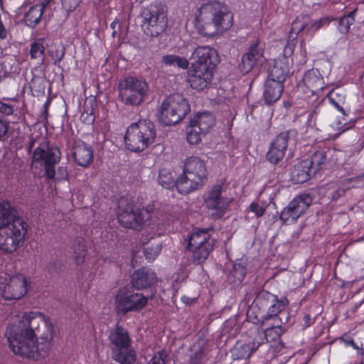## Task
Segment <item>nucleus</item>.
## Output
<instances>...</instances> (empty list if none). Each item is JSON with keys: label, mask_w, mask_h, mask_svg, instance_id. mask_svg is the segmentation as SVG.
Returning a JSON list of instances; mask_svg holds the SVG:
<instances>
[{"label": "nucleus", "mask_w": 364, "mask_h": 364, "mask_svg": "<svg viewBox=\"0 0 364 364\" xmlns=\"http://www.w3.org/2000/svg\"><path fill=\"white\" fill-rule=\"evenodd\" d=\"M31 58L33 60H38V64L42 65L44 63L45 47L39 41H36L31 45L30 49Z\"/></svg>", "instance_id": "36"}, {"label": "nucleus", "mask_w": 364, "mask_h": 364, "mask_svg": "<svg viewBox=\"0 0 364 364\" xmlns=\"http://www.w3.org/2000/svg\"><path fill=\"white\" fill-rule=\"evenodd\" d=\"M157 354H159V352H157L154 354L148 364H159V357H157Z\"/></svg>", "instance_id": "60"}, {"label": "nucleus", "mask_w": 364, "mask_h": 364, "mask_svg": "<svg viewBox=\"0 0 364 364\" xmlns=\"http://www.w3.org/2000/svg\"><path fill=\"white\" fill-rule=\"evenodd\" d=\"M209 245L210 248H213L214 240L211 238L208 230H198L193 232L188 244V248H201Z\"/></svg>", "instance_id": "23"}, {"label": "nucleus", "mask_w": 364, "mask_h": 364, "mask_svg": "<svg viewBox=\"0 0 364 364\" xmlns=\"http://www.w3.org/2000/svg\"><path fill=\"white\" fill-rule=\"evenodd\" d=\"M214 124L215 117L209 112H197L190 120V126H195L205 133H208Z\"/></svg>", "instance_id": "22"}, {"label": "nucleus", "mask_w": 364, "mask_h": 364, "mask_svg": "<svg viewBox=\"0 0 364 364\" xmlns=\"http://www.w3.org/2000/svg\"><path fill=\"white\" fill-rule=\"evenodd\" d=\"M109 340L112 345V358L119 364H134L136 360V352L132 346L129 332L122 326L117 325L111 329Z\"/></svg>", "instance_id": "7"}, {"label": "nucleus", "mask_w": 364, "mask_h": 364, "mask_svg": "<svg viewBox=\"0 0 364 364\" xmlns=\"http://www.w3.org/2000/svg\"><path fill=\"white\" fill-rule=\"evenodd\" d=\"M311 23V17L307 14H300L298 16L295 20L292 22L291 29L290 30V33L291 34H295L296 36L300 32L306 28L308 31V27Z\"/></svg>", "instance_id": "29"}, {"label": "nucleus", "mask_w": 364, "mask_h": 364, "mask_svg": "<svg viewBox=\"0 0 364 364\" xmlns=\"http://www.w3.org/2000/svg\"><path fill=\"white\" fill-rule=\"evenodd\" d=\"M7 32L6 30L3 25L1 21L0 20V38L4 39L6 38Z\"/></svg>", "instance_id": "58"}, {"label": "nucleus", "mask_w": 364, "mask_h": 364, "mask_svg": "<svg viewBox=\"0 0 364 364\" xmlns=\"http://www.w3.org/2000/svg\"><path fill=\"white\" fill-rule=\"evenodd\" d=\"M43 325L46 331L50 326H53L48 316L41 312L30 311L24 314L18 323L9 326L6 336L10 349L25 343H31L38 338L41 332L40 326Z\"/></svg>", "instance_id": "1"}, {"label": "nucleus", "mask_w": 364, "mask_h": 364, "mask_svg": "<svg viewBox=\"0 0 364 364\" xmlns=\"http://www.w3.org/2000/svg\"><path fill=\"white\" fill-rule=\"evenodd\" d=\"M156 282V275L151 270L142 267L132 275V284L136 289H143L151 287Z\"/></svg>", "instance_id": "20"}, {"label": "nucleus", "mask_w": 364, "mask_h": 364, "mask_svg": "<svg viewBox=\"0 0 364 364\" xmlns=\"http://www.w3.org/2000/svg\"><path fill=\"white\" fill-rule=\"evenodd\" d=\"M285 80L281 79H274V77H268L266 81L265 91H283L284 90V82Z\"/></svg>", "instance_id": "42"}, {"label": "nucleus", "mask_w": 364, "mask_h": 364, "mask_svg": "<svg viewBox=\"0 0 364 364\" xmlns=\"http://www.w3.org/2000/svg\"><path fill=\"white\" fill-rule=\"evenodd\" d=\"M60 157L61 153L58 148L41 144L34 149L32 160L33 162L42 164L46 176L48 179H54L55 165L60 162Z\"/></svg>", "instance_id": "11"}, {"label": "nucleus", "mask_w": 364, "mask_h": 364, "mask_svg": "<svg viewBox=\"0 0 364 364\" xmlns=\"http://www.w3.org/2000/svg\"><path fill=\"white\" fill-rule=\"evenodd\" d=\"M9 129V122L0 117V141L7 139V134Z\"/></svg>", "instance_id": "47"}, {"label": "nucleus", "mask_w": 364, "mask_h": 364, "mask_svg": "<svg viewBox=\"0 0 364 364\" xmlns=\"http://www.w3.org/2000/svg\"><path fill=\"white\" fill-rule=\"evenodd\" d=\"M345 193V191L343 189H338L332 196L334 200L338 199L339 197L343 196Z\"/></svg>", "instance_id": "59"}, {"label": "nucleus", "mask_w": 364, "mask_h": 364, "mask_svg": "<svg viewBox=\"0 0 364 364\" xmlns=\"http://www.w3.org/2000/svg\"><path fill=\"white\" fill-rule=\"evenodd\" d=\"M146 92H119V98L126 105L136 106L144 100Z\"/></svg>", "instance_id": "30"}, {"label": "nucleus", "mask_w": 364, "mask_h": 364, "mask_svg": "<svg viewBox=\"0 0 364 364\" xmlns=\"http://www.w3.org/2000/svg\"><path fill=\"white\" fill-rule=\"evenodd\" d=\"M206 167L203 161L196 156L188 158L183 174L178 178L177 191L188 194L200 186L206 179Z\"/></svg>", "instance_id": "8"}, {"label": "nucleus", "mask_w": 364, "mask_h": 364, "mask_svg": "<svg viewBox=\"0 0 364 364\" xmlns=\"http://www.w3.org/2000/svg\"><path fill=\"white\" fill-rule=\"evenodd\" d=\"M53 326L48 327L38 338L31 343H25L11 350L22 358L39 360L47 357L53 347Z\"/></svg>", "instance_id": "9"}, {"label": "nucleus", "mask_w": 364, "mask_h": 364, "mask_svg": "<svg viewBox=\"0 0 364 364\" xmlns=\"http://www.w3.org/2000/svg\"><path fill=\"white\" fill-rule=\"evenodd\" d=\"M223 184H217L213 187L205 200L208 208L219 210H223L225 208L229 201L221 198Z\"/></svg>", "instance_id": "21"}, {"label": "nucleus", "mask_w": 364, "mask_h": 364, "mask_svg": "<svg viewBox=\"0 0 364 364\" xmlns=\"http://www.w3.org/2000/svg\"><path fill=\"white\" fill-rule=\"evenodd\" d=\"M158 14L151 15L149 18L146 19L144 25V33L151 37H157L159 34V26L158 24Z\"/></svg>", "instance_id": "31"}, {"label": "nucleus", "mask_w": 364, "mask_h": 364, "mask_svg": "<svg viewBox=\"0 0 364 364\" xmlns=\"http://www.w3.org/2000/svg\"><path fill=\"white\" fill-rule=\"evenodd\" d=\"M313 173L309 167V161H302L294 166L291 179L295 183H302L309 180L311 173Z\"/></svg>", "instance_id": "26"}, {"label": "nucleus", "mask_w": 364, "mask_h": 364, "mask_svg": "<svg viewBox=\"0 0 364 364\" xmlns=\"http://www.w3.org/2000/svg\"><path fill=\"white\" fill-rule=\"evenodd\" d=\"M304 322L305 326L308 327L313 323L314 319L311 317L310 315L306 314L304 317Z\"/></svg>", "instance_id": "57"}, {"label": "nucleus", "mask_w": 364, "mask_h": 364, "mask_svg": "<svg viewBox=\"0 0 364 364\" xmlns=\"http://www.w3.org/2000/svg\"><path fill=\"white\" fill-rule=\"evenodd\" d=\"M281 97V92H264V99L267 105H269Z\"/></svg>", "instance_id": "48"}, {"label": "nucleus", "mask_w": 364, "mask_h": 364, "mask_svg": "<svg viewBox=\"0 0 364 364\" xmlns=\"http://www.w3.org/2000/svg\"><path fill=\"white\" fill-rule=\"evenodd\" d=\"M288 72V66L285 63L281 60L276 61L270 69L269 77L285 80Z\"/></svg>", "instance_id": "34"}, {"label": "nucleus", "mask_w": 364, "mask_h": 364, "mask_svg": "<svg viewBox=\"0 0 364 364\" xmlns=\"http://www.w3.org/2000/svg\"><path fill=\"white\" fill-rule=\"evenodd\" d=\"M35 139L33 138H31L30 139V141L28 144V146H27V151L28 153H31L32 149H33L34 146H35Z\"/></svg>", "instance_id": "61"}, {"label": "nucleus", "mask_w": 364, "mask_h": 364, "mask_svg": "<svg viewBox=\"0 0 364 364\" xmlns=\"http://www.w3.org/2000/svg\"><path fill=\"white\" fill-rule=\"evenodd\" d=\"M203 353L201 349L196 350L195 355H191V364H203Z\"/></svg>", "instance_id": "50"}, {"label": "nucleus", "mask_w": 364, "mask_h": 364, "mask_svg": "<svg viewBox=\"0 0 364 364\" xmlns=\"http://www.w3.org/2000/svg\"><path fill=\"white\" fill-rule=\"evenodd\" d=\"M326 154L323 151H316L311 158L305 159V161H309V167L313 173L318 171L321 166L326 162Z\"/></svg>", "instance_id": "35"}, {"label": "nucleus", "mask_w": 364, "mask_h": 364, "mask_svg": "<svg viewBox=\"0 0 364 364\" xmlns=\"http://www.w3.org/2000/svg\"><path fill=\"white\" fill-rule=\"evenodd\" d=\"M29 284L23 275L0 278V292L6 300H17L23 297L28 290Z\"/></svg>", "instance_id": "13"}, {"label": "nucleus", "mask_w": 364, "mask_h": 364, "mask_svg": "<svg viewBox=\"0 0 364 364\" xmlns=\"http://www.w3.org/2000/svg\"><path fill=\"white\" fill-rule=\"evenodd\" d=\"M255 304L261 311V317L270 318L278 314L284 307L283 303L277 299V296L262 291L255 299Z\"/></svg>", "instance_id": "15"}, {"label": "nucleus", "mask_w": 364, "mask_h": 364, "mask_svg": "<svg viewBox=\"0 0 364 364\" xmlns=\"http://www.w3.org/2000/svg\"><path fill=\"white\" fill-rule=\"evenodd\" d=\"M357 9H354L351 12L339 18L338 30L342 34H347L350 30V27L355 22V14Z\"/></svg>", "instance_id": "33"}, {"label": "nucleus", "mask_w": 364, "mask_h": 364, "mask_svg": "<svg viewBox=\"0 0 364 364\" xmlns=\"http://www.w3.org/2000/svg\"><path fill=\"white\" fill-rule=\"evenodd\" d=\"M87 100H85V106H87ZM80 120L82 123L90 125L93 124L95 121V114L93 112L92 105H91L90 109H86L84 107V111L80 115Z\"/></svg>", "instance_id": "43"}, {"label": "nucleus", "mask_w": 364, "mask_h": 364, "mask_svg": "<svg viewBox=\"0 0 364 364\" xmlns=\"http://www.w3.org/2000/svg\"><path fill=\"white\" fill-rule=\"evenodd\" d=\"M154 205L149 204L146 209L135 208L132 201L122 198L116 210L117 217L120 225L126 228L141 230L145 226L151 224Z\"/></svg>", "instance_id": "5"}, {"label": "nucleus", "mask_w": 364, "mask_h": 364, "mask_svg": "<svg viewBox=\"0 0 364 364\" xmlns=\"http://www.w3.org/2000/svg\"><path fill=\"white\" fill-rule=\"evenodd\" d=\"M191 129L187 132V140L191 144H196L201 140V136L205 134L195 126H190Z\"/></svg>", "instance_id": "40"}, {"label": "nucleus", "mask_w": 364, "mask_h": 364, "mask_svg": "<svg viewBox=\"0 0 364 364\" xmlns=\"http://www.w3.org/2000/svg\"><path fill=\"white\" fill-rule=\"evenodd\" d=\"M131 262H132V265L134 267V255L133 254L132 255V260H131Z\"/></svg>", "instance_id": "64"}, {"label": "nucleus", "mask_w": 364, "mask_h": 364, "mask_svg": "<svg viewBox=\"0 0 364 364\" xmlns=\"http://www.w3.org/2000/svg\"><path fill=\"white\" fill-rule=\"evenodd\" d=\"M327 97L332 105L345 114L343 106L346 102V95L343 92H328Z\"/></svg>", "instance_id": "38"}, {"label": "nucleus", "mask_w": 364, "mask_h": 364, "mask_svg": "<svg viewBox=\"0 0 364 364\" xmlns=\"http://www.w3.org/2000/svg\"><path fill=\"white\" fill-rule=\"evenodd\" d=\"M47 4H41L32 6L26 14L23 21L28 26L34 28L41 21Z\"/></svg>", "instance_id": "27"}, {"label": "nucleus", "mask_w": 364, "mask_h": 364, "mask_svg": "<svg viewBox=\"0 0 364 364\" xmlns=\"http://www.w3.org/2000/svg\"><path fill=\"white\" fill-rule=\"evenodd\" d=\"M62 264L60 261H55L53 264H49L47 267L48 271L50 273H54L55 272H58V269H60Z\"/></svg>", "instance_id": "55"}, {"label": "nucleus", "mask_w": 364, "mask_h": 364, "mask_svg": "<svg viewBox=\"0 0 364 364\" xmlns=\"http://www.w3.org/2000/svg\"><path fill=\"white\" fill-rule=\"evenodd\" d=\"M23 93L24 92H20V94H18L17 92L16 97H12V98H7V100H14V101H17V100H18V99L23 97L22 95H23Z\"/></svg>", "instance_id": "63"}, {"label": "nucleus", "mask_w": 364, "mask_h": 364, "mask_svg": "<svg viewBox=\"0 0 364 364\" xmlns=\"http://www.w3.org/2000/svg\"><path fill=\"white\" fill-rule=\"evenodd\" d=\"M10 213L7 223L0 225V250L6 253H12L21 247L28 232V224L16 215L14 207Z\"/></svg>", "instance_id": "4"}, {"label": "nucleus", "mask_w": 364, "mask_h": 364, "mask_svg": "<svg viewBox=\"0 0 364 364\" xmlns=\"http://www.w3.org/2000/svg\"><path fill=\"white\" fill-rule=\"evenodd\" d=\"M250 210L254 213L257 217L262 216L264 211L262 206L255 203L250 204Z\"/></svg>", "instance_id": "52"}, {"label": "nucleus", "mask_w": 364, "mask_h": 364, "mask_svg": "<svg viewBox=\"0 0 364 364\" xmlns=\"http://www.w3.org/2000/svg\"><path fill=\"white\" fill-rule=\"evenodd\" d=\"M232 19L233 16L226 6L218 2L203 4L196 17V26L200 32L209 36L230 28Z\"/></svg>", "instance_id": "2"}, {"label": "nucleus", "mask_w": 364, "mask_h": 364, "mask_svg": "<svg viewBox=\"0 0 364 364\" xmlns=\"http://www.w3.org/2000/svg\"><path fill=\"white\" fill-rule=\"evenodd\" d=\"M87 252L85 240L83 237H76L73 243V259L77 265L84 262Z\"/></svg>", "instance_id": "28"}, {"label": "nucleus", "mask_w": 364, "mask_h": 364, "mask_svg": "<svg viewBox=\"0 0 364 364\" xmlns=\"http://www.w3.org/2000/svg\"><path fill=\"white\" fill-rule=\"evenodd\" d=\"M51 100H50L48 97L47 98L46 101L45 102L43 107H44V112L46 113L48 112V107L50 105Z\"/></svg>", "instance_id": "62"}, {"label": "nucleus", "mask_w": 364, "mask_h": 364, "mask_svg": "<svg viewBox=\"0 0 364 364\" xmlns=\"http://www.w3.org/2000/svg\"><path fill=\"white\" fill-rule=\"evenodd\" d=\"M79 2V0H63V5L67 10L72 11L77 7Z\"/></svg>", "instance_id": "53"}, {"label": "nucleus", "mask_w": 364, "mask_h": 364, "mask_svg": "<svg viewBox=\"0 0 364 364\" xmlns=\"http://www.w3.org/2000/svg\"><path fill=\"white\" fill-rule=\"evenodd\" d=\"M178 180H174L172 173L167 170L161 171V185L166 189H177Z\"/></svg>", "instance_id": "39"}, {"label": "nucleus", "mask_w": 364, "mask_h": 364, "mask_svg": "<svg viewBox=\"0 0 364 364\" xmlns=\"http://www.w3.org/2000/svg\"><path fill=\"white\" fill-rule=\"evenodd\" d=\"M193 74L189 82L193 89L202 91L207 88L213 77V70L218 62L217 51L204 46L197 47L192 54Z\"/></svg>", "instance_id": "3"}, {"label": "nucleus", "mask_w": 364, "mask_h": 364, "mask_svg": "<svg viewBox=\"0 0 364 364\" xmlns=\"http://www.w3.org/2000/svg\"><path fill=\"white\" fill-rule=\"evenodd\" d=\"M161 28H164V32H168L171 30V25L170 24L169 21L166 16H161Z\"/></svg>", "instance_id": "54"}, {"label": "nucleus", "mask_w": 364, "mask_h": 364, "mask_svg": "<svg viewBox=\"0 0 364 364\" xmlns=\"http://www.w3.org/2000/svg\"><path fill=\"white\" fill-rule=\"evenodd\" d=\"M72 156L75 163L82 167H88L93 161V150L91 146L82 141L74 143Z\"/></svg>", "instance_id": "18"}, {"label": "nucleus", "mask_w": 364, "mask_h": 364, "mask_svg": "<svg viewBox=\"0 0 364 364\" xmlns=\"http://www.w3.org/2000/svg\"><path fill=\"white\" fill-rule=\"evenodd\" d=\"M263 342V335L256 333L254 339L247 343H237L234 347L232 353L236 359L248 358L253 352L257 350Z\"/></svg>", "instance_id": "19"}, {"label": "nucleus", "mask_w": 364, "mask_h": 364, "mask_svg": "<svg viewBox=\"0 0 364 364\" xmlns=\"http://www.w3.org/2000/svg\"><path fill=\"white\" fill-rule=\"evenodd\" d=\"M147 304L146 298L140 293H135L131 288H120L115 296V305L119 314L138 311Z\"/></svg>", "instance_id": "12"}, {"label": "nucleus", "mask_w": 364, "mask_h": 364, "mask_svg": "<svg viewBox=\"0 0 364 364\" xmlns=\"http://www.w3.org/2000/svg\"><path fill=\"white\" fill-rule=\"evenodd\" d=\"M188 250L192 252L193 262L200 264L207 259L213 248H210L209 245H207L205 247L188 248Z\"/></svg>", "instance_id": "32"}, {"label": "nucleus", "mask_w": 364, "mask_h": 364, "mask_svg": "<svg viewBox=\"0 0 364 364\" xmlns=\"http://www.w3.org/2000/svg\"><path fill=\"white\" fill-rule=\"evenodd\" d=\"M191 111L190 105L180 92H174L163 102L161 109V124L174 125L181 122Z\"/></svg>", "instance_id": "10"}, {"label": "nucleus", "mask_w": 364, "mask_h": 364, "mask_svg": "<svg viewBox=\"0 0 364 364\" xmlns=\"http://www.w3.org/2000/svg\"><path fill=\"white\" fill-rule=\"evenodd\" d=\"M162 60L167 65H176L178 68L182 69H187L189 65V63L187 59L176 55H164Z\"/></svg>", "instance_id": "37"}, {"label": "nucleus", "mask_w": 364, "mask_h": 364, "mask_svg": "<svg viewBox=\"0 0 364 364\" xmlns=\"http://www.w3.org/2000/svg\"><path fill=\"white\" fill-rule=\"evenodd\" d=\"M156 136V132L153 122L140 120L132 123L124 134L125 147L132 152H141L152 145Z\"/></svg>", "instance_id": "6"}, {"label": "nucleus", "mask_w": 364, "mask_h": 364, "mask_svg": "<svg viewBox=\"0 0 364 364\" xmlns=\"http://www.w3.org/2000/svg\"><path fill=\"white\" fill-rule=\"evenodd\" d=\"M118 89L119 91H146L149 87L146 81L133 76H126L119 81Z\"/></svg>", "instance_id": "25"}, {"label": "nucleus", "mask_w": 364, "mask_h": 364, "mask_svg": "<svg viewBox=\"0 0 364 364\" xmlns=\"http://www.w3.org/2000/svg\"><path fill=\"white\" fill-rule=\"evenodd\" d=\"M289 139V132L280 133L272 142L271 147L267 154V160L272 164H277L284 156Z\"/></svg>", "instance_id": "17"}, {"label": "nucleus", "mask_w": 364, "mask_h": 364, "mask_svg": "<svg viewBox=\"0 0 364 364\" xmlns=\"http://www.w3.org/2000/svg\"><path fill=\"white\" fill-rule=\"evenodd\" d=\"M333 20V18L328 17V16L323 17L316 21L311 20V23L309 25V26L308 27V31H318L320 28H321L322 27L328 25L331 23V21Z\"/></svg>", "instance_id": "44"}, {"label": "nucleus", "mask_w": 364, "mask_h": 364, "mask_svg": "<svg viewBox=\"0 0 364 364\" xmlns=\"http://www.w3.org/2000/svg\"><path fill=\"white\" fill-rule=\"evenodd\" d=\"M43 79H42L41 77L33 78L31 82V83H30V89L32 91H39L40 88H38L36 86V84L39 83V82H43Z\"/></svg>", "instance_id": "56"}, {"label": "nucleus", "mask_w": 364, "mask_h": 364, "mask_svg": "<svg viewBox=\"0 0 364 364\" xmlns=\"http://www.w3.org/2000/svg\"><path fill=\"white\" fill-rule=\"evenodd\" d=\"M14 206L8 200L0 202V225L7 223L8 216L11 215V210Z\"/></svg>", "instance_id": "41"}, {"label": "nucleus", "mask_w": 364, "mask_h": 364, "mask_svg": "<svg viewBox=\"0 0 364 364\" xmlns=\"http://www.w3.org/2000/svg\"><path fill=\"white\" fill-rule=\"evenodd\" d=\"M144 256L148 262H153L158 256V252L153 248L144 247Z\"/></svg>", "instance_id": "49"}, {"label": "nucleus", "mask_w": 364, "mask_h": 364, "mask_svg": "<svg viewBox=\"0 0 364 364\" xmlns=\"http://www.w3.org/2000/svg\"><path fill=\"white\" fill-rule=\"evenodd\" d=\"M263 60L262 48L259 47V41H256L250 46L248 51L242 55L238 68L241 73L247 74L255 66L262 63Z\"/></svg>", "instance_id": "16"}, {"label": "nucleus", "mask_w": 364, "mask_h": 364, "mask_svg": "<svg viewBox=\"0 0 364 364\" xmlns=\"http://www.w3.org/2000/svg\"><path fill=\"white\" fill-rule=\"evenodd\" d=\"M279 328L277 327H272L266 329L264 332H257V333H262L263 335V339L265 338L267 342L272 341H277L280 338V333L279 332Z\"/></svg>", "instance_id": "45"}, {"label": "nucleus", "mask_w": 364, "mask_h": 364, "mask_svg": "<svg viewBox=\"0 0 364 364\" xmlns=\"http://www.w3.org/2000/svg\"><path fill=\"white\" fill-rule=\"evenodd\" d=\"M302 82L304 87L309 91H321L325 88L323 79L317 70H308Z\"/></svg>", "instance_id": "24"}, {"label": "nucleus", "mask_w": 364, "mask_h": 364, "mask_svg": "<svg viewBox=\"0 0 364 364\" xmlns=\"http://www.w3.org/2000/svg\"><path fill=\"white\" fill-rule=\"evenodd\" d=\"M311 203L312 199L309 195L297 196L281 212L280 220L287 225L295 223L306 213Z\"/></svg>", "instance_id": "14"}, {"label": "nucleus", "mask_w": 364, "mask_h": 364, "mask_svg": "<svg viewBox=\"0 0 364 364\" xmlns=\"http://www.w3.org/2000/svg\"><path fill=\"white\" fill-rule=\"evenodd\" d=\"M14 107L0 100V112L5 115H11L14 112Z\"/></svg>", "instance_id": "51"}, {"label": "nucleus", "mask_w": 364, "mask_h": 364, "mask_svg": "<svg viewBox=\"0 0 364 364\" xmlns=\"http://www.w3.org/2000/svg\"><path fill=\"white\" fill-rule=\"evenodd\" d=\"M65 53V48L61 45L55 47V49L49 50V55L53 60L54 64L60 62Z\"/></svg>", "instance_id": "46"}]
</instances>
